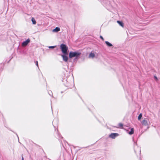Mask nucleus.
<instances>
[{"mask_svg":"<svg viewBox=\"0 0 160 160\" xmlns=\"http://www.w3.org/2000/svg\"><path fill=\"white\" fill-rule=\"evenodd\" d=\"M154 78L156 81H157L158 80V79L156 76H154Z\"/></svg>","mask_w":160,"mask_h":160,"instance_id":"16","label":"nucleus"},{"mask_svg":"<svg viewBox=\"0 0 160 160\" xmlns=\"http://www.w3.org/2000/svg\"><path fill=\"white\" fill-rule=\"evenodd\" d=\"M30 41V40L29 39H27L25 41H24L22 43V46H27L28 44L29 43V42Z\"/></svg>","mask_w":160,"mask_h":160,"instance_id":"4","label":"nucleus"},{"mask_svg":"<svg viewBox=\"0 0 160 160\" xmlns=\"http://www.w3.org/2000/svg\"><path fill=\"white\" fill-rule=\"evenodd\" d=\"M105 43L106 45L108 47H112V44L108 41H106Z\"/></svg>","mask_w":160,"mask_h":160,"instance_id":"9","label":"nucleus"},{"mask_svg":"<svg viewBox=\"0 0 160 160\" xmlns=\"http://www.w3.org/2000/svg\"><path fill=\"white\" fill-rule=\"evenodd\" d=\"M142 116V113H140L138 116V120H140Z\"/></svg>","mask_w":160,"mask_h":160,"instance_id":"13","label":"nucleus"},{"mask_svg":"<svg viewBox=\"0 0 160 160\" xmlns=\"http://www.w3.org/2000/svg\"><path fill=\"white\" fill-rule=\"evenodd\" d=\"M60 30V28L59 27H57L52 30L53 32H57Z\"/></svg>","mask_w":160,"mask_h":160,"instance_id":"7","label":"nucleus"},{"mask_svg":"<svg viewBox=\"0 0 160 160\" xmlns=\"http://www.w3.org/2000/svg\"><path fill=\"white\" fill-rule=\"evenodd\" d=\"M149 123V122L146 119H144L141 122L142 125L145 126H148V123Z\"/></svg>","mask_w":160,"mask_h":160,"instance_id":"3","label":"nucleus"},{"mask_svg":"<svg viewBox=\"0 0 160 160\" xmlns=\"http://www.w3.org/2000/svg\"><path fill=\"white\" fill-rule=\"evenodd\" d=\"M123 126V125L121 123H119V126L120 128H121Z\"/></svg>","mask_w":160,"mask_h":160,"instance_id":"15","label":"nucleus"},{"mask_svg":"<svg viewBox=\"0 0 160 160\" xmlns=\"http://www.w3.org/2000/svg\"><path fill=\"white\" fill-rule=\"evenodd\" d=\"M66 55H62L61 56L63 58V60L65 62H67L68 60V57L66 56Z\"/></svg>","mask_w":160,"mask_h":160,"instance_id":"6","label":"nucleus"},{"mask_svg":"<svg viewBox=\"0 0 160 160\" xmlns=\"http://www.w3.org/2000/svg\"><path fill=\"white\" fill-rule=\"evenodd\" d=\"M31 21H32V24H36V21L34 18H32Z\"/></svg>","mask_w":160,"mask_h":160,"instance_id":"11","label":"nucleus"},{"mask_svg":"<svg viewBox=\"0 0 160 160\" xmlns=\"http://www.w3.org/2000/svg\"><path fill=\"white\" fill-rule=\"evenodd\" d=\"M117 22L120 26H121L122 27H123V23L122 22L119 21H117Z\"/></svg>","mask_w":160,"mask_h":160,"instance_id":"10","label":"nucleus"},{"mask_svg":"<svg viewBox=\"0 0 160 160\" xmlns=\"http://www.w3.org/2000/svg\"><path fill=\"white\" fill-rule=\"evenodd\" d=\"M60 48L61 49L62 53L65 55H68L67 51L68 47L65 45L63 44L60 45Z\"/></svg>","mask_w":160,"mask_h":160,"instance_id":"2","label":"nucleus"},{"mask_svg":"<svg viewBox=\"0 0 160 160\" xmlns=\"http://www.w3.org/2000/svg\"><path fill=\"white\" fill-rule=\"evenodd\" d=\"M95 57V54L94 53L91 52L89 55V57L93 58Z\"/></svg>","mask_w":160,"mask_h":160,"instance_id":"8","label":"nucleus"},{"mask_svg":"<svg viewBox=\"0 0 160 160\" xmlns=\"http://www.w3.org/2000/svg\"><path fill=\"white\" fill-rule=\"evenodd\" d=\"M22 160H24V158L22 157Z\"/></svg>","mask_w":160,"mask_h":160,"instance_id":"19","label":"nucleus"},{"mask_svg":"<svg viewBox=\"0 0 160 160\" xmlns=\"http://www.w3.org/2000/svg\"><path fill=\"white\" fill-rule=\"evenodd\" d=\"M56 47V46H49V48H55Z\"/></svg>","mask_w":160,"mask_h":160,"instance_id":"14","label":"nucleus"},{"mask_svg":"<svg viewBox=\"0 0 160 160\" xmlns=\"http://www.w3.org/2000/svg\"><path fill=\"white\" fill-rule=\"evenodd\" d=\"M118 134L116 133H112L110 134L109 137L112 138H114L118 136Z\"/></svg>","mask_w":160,"mask_h":160,"instance_id":"5","label":"nucleus"},{"mask_svg":"<svg viewBox=\"0 0 160 160\" xmlns=\"http://www.w3.org/2000/svg\"><path fill=\"white\" fill-rule=\"evenodd\" d=\"M100 38H101L102 40H104V38H103V37L101 36H100Z\"/></svg>","mask_w":160,"mask_h":160,"instance_id":"18","label":"nucleus"},{"mask_svg":"<svg viewBox=\"0 0 160 160\" xmlns=\"http://www.w3.org/2000/svg\"><path fill=\"white\" fill-rule=\"evenodd\" d=\"M36 65H37V66L38 67V62L37 61L36 62Z\"/></svg>","mask_w":160,"mask_h":160,"instance_id":"17","label":"nucleus"},{"mask_svg":"<svg viewBox=\"0 0 160 160\" xmlns=\"http://www.w3.org/2000/svg\"><path fill=\"white\" fill-rule=\"evenodd\" d=\"M81 53L78 51L76 52H70L69 53V57L70 58L75 57L76 59L78 58L80 55Z\"/></svg>","mask_w":160,"mask_h":160,"instance_id":"1","label":"nucleus"},{"mask_svg":"<svg viewBox=\"0 0 160 160\" xmlns=\"http://www.w3.org/2000/svg\"><path fill=\"white\" fill-rule=\"evenodd\" d=\"M134 129L133 128L131 129V131L128 133L130 135H132L134 133Z\"/></svg>","mask_w":160,"mask_h":160,"instance_id":"12","label":"nucleus"}]
</instances>
